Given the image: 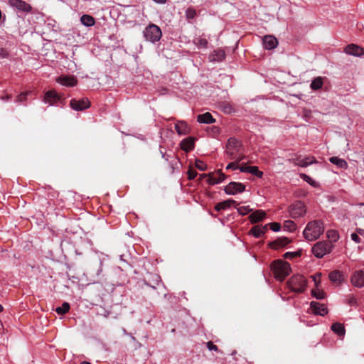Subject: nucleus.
I'll return each instance as SVG.
<instances>
[{"label": "nucleus", "mask_w": 364, "mask_h": 364, "mask_svg": "<svg viewBox=\"0 0 364 364\" xmlns=\"http://www.w3.org/2000/svg\"><path fill=\"white\" fill-rule=\"evenodd\" d=\"M323 231V223L321 220H314L307 224L303 234L306 240L314 241L318 239Z\"/></svg>", "instance_id": "1"}, {"label": "nucleus", "mask_w": 364, "mask_h": 364, "mask_svg": "<svg viewBox=\"0 0 364 364\" xmlns=\"http://www.w3.org/2000/svg\"><path fill=\"white\" fill-rule=\"evenodd\" d=\"M242 142L234 137L228 139L226 144V155L228 159L234 160L242 156Z\"/></svg>", "instance_id": "2"}, {"label": "nucleus", "mask_w": 364, "mask_h": 364, "mask_svg": "<svg viewBox=\"0 0 364 364\" xmlns=\"http://www.w3.org/2000/svg\"><path fill=\"white\" fill-rule=\"evenodd\" d=\"M272 269L274 277L279 281H283L291 272L290 264L287 262L281 259L275 260L272 264Z\"/></svg>", "instance_id": "3"}, {"label": "nucleus", "mask_w": 364, "mask_h": 364, "mask_svg": "<svg viewBox=\"0 0 364 364\" xmlns=\"http://www.w3.org/2000/svg\"><path fill=\"white\" fill-rule=\"evenodd\" d=\"M287 284L291 291L297 293H301L306 289L307 281L304 276L296 274L292 276L289 279Z\"/></svg>", "instance_id": "4"}, {"label": "nucleus", "mask_w": 364, "mask_h": 364, "mask_svg": "<svg viewBox=\"0 0 364 364\" xmlns=\"http://www.w3.org/2000/svg\"><path fill=\"white\" fill-rule=\"evenodd\" d=\"M333 247L331 241H321L312 247L311 252L316 257L322 258L325 255L331 252Z\"/></svg>", "instance_id": "5"}, {"label": "nucleus", "mask_w": 364, "mask_h": 364, "mask_svg": "<svg viewBox=\"0 0 364 364\" xmlns=\"http://www.w3.org/2000/svg\"><path fill=\"white\" fill-rule=\"evenodd\" d=\"M162 36L160 28L153 23L149 24L144 31V36L146 41L155 43L159 41Z\"/></svg>", "instance_id": "6"}, {"label": "nucleus", "mask_w": 364, "mask_h": 364, "mask_svg": "<svg viewBox=\"0 0 364 364\" xmlns=\"http://www.w3.org/2000/svg\"><path fill=\"white\" fill-rule=\"evenodd\" d=\"M306 211L305 205L301 201H297L289 208V215L293 218H297L304 215Z\"/></svg>", "instance_id": "7"}, {"label": "nucleus", "mask_w": 364, "mask_h": 364, "mask_svg": "<svg viewBox=\"0 0 364 364\" xmlns=\"http://www.w3.org/2000/svg\"><path fill=\"white\" fill-rule=\"evenodd\" d=\"M225 192L229 195H235L245 191V185L238 182H230L224 188Z\"/></svg>", "instance_id": "8"}, {"label": "nucleus", "mask_w": 364, "mask_h": 364, "mask_svg": "<svg viewBox=\"0 0 364 364\" xmlns=\"http://www.w3.org/2000/svg\"><path fill=\"white\" fill-rule=\"evenodd\" d=\"M70 105L72 109L77 111H82L87 109L90 106V102L87 98H82L81 100L72 99L70 102Z\"/></svg>", "instance_id": "9"}, {"label": "nucleus", "mask_w": 364, "mask_h": 364, "mask_svg": "<svg viewBox=\"0 0 364 364\" xmlns=\"http://www.w3.org/2000/svg\"><path fill=\"white\" fill-rule=\"evenodd\" d=\"M9 4L11 6L23 12H30L32 9L31 6L23 0H9Z\"/></svg>", "instance_id": "10"}, {"label": "nucleus", "mask_w": 364, "mask_h": 364, "mask_svg": "<svg viewBox=\"0 0 364 364\" xmlns=\"http://www.w3.org/2000/svg\"><path fill=\"white\" fill-rule=\"evenodd\" d=\"M351 283L356 287H364V271L359 270L355 272L351 276Z\"/></svg>", "instance_id": "11"}, {"label": "nucleus", "mask_w": 364, "mask_h": 364, "mask_svg": "<svg viewBox=\"0 0 364 364\" xmlns=\"http://www.w3.org/2000/svg\"><path fill=\"white\" fill-rule=\"evenodd\" d=\"M225 178L226 176L221 170H218L215 173H210L208 174V182L210 185H214L223 181Z\"/></svg>", "instance_id": "12"}, {"label": "nucleus", "mask_w": 364, "mask_h": 364, "mask_svg": "<svg viewBox=\"0 0 364 364\" xmlns=\"http://www.w3.org/2000/svg\"><path fill=\"white\" fill-rule=\"evenodd\" d=\"M345 52L351 55L360 57L364 55V48L355 45L349 44L345 48Z\"/></svg>", "instance_id": "13"}, {"label": "nucleus", "mask_w": 364, "mask_h": 364, "mask_svg": "<svg viewBox=\"0 0 364 364\" xmlns=\"http://www.w3.org/2000/svg\"><path fill=\"white\" fill-rule=\"evenodd\" d=\"M262 41L264 47L267 50L274 49L278 45L277 39L274 36L270 35L264 36Z\"/></svg>", "instance_id": "14"}, {"label": "nucleus", "mask_w": 364, "mask_h": 364, "mask_svg": "<svg viewBox=\"0 0 364 364\" xmlns=\"http://www.w3.org/2000/svg\"><path fill=\"white\" fill-rule=\"evenodd\" d=\"M311 308L313 312L316 314H319L321 316H324L328 313L327 307L323 304H320L316 301L311 302Z\"/></svg>", "instance_id": "15"}, {"label": "nucleus", "mask_w": 364, "mask_h": 364, "mask_svg": "<svg viewBox=\"0 0 364 364\" xmlns=\"http://www.w3.org/2000/svg\"><path fill=\"white\" fill-rule=\"evenodd\" d=\"M180 146L181 149L186 152L192 151L195 147V138L190 136L183 139Z\"/></svg>", "instance_id": "16"}, {"label": "nucleus", "mask_w": 364, "mask_h": 364, "mask_svg": "<svg viewBox=\"0 0 364 364\" xmlns=\"http://www.w3.org/2000/svg\"><path fill=\"white\" fill-rule=\"evenodd\" d=\"M290 240L287 237H282L269 243V246L272 249H278L287 245L290 242Z\"/></svg>", "instance_id": "17"}, {"label": "nucleus", "mask_w": 364, "mask_h": 364, "mask_svg": "<svg viewBox=\"0 0 364 364\" xmlns=\"http://www.w3.org/2000/svg\"><path fill=\"white\" fill-rule=\"evenodd\" d=\"M60 96L55 90H49L46 92L44 96L45 102L49 103L51 105H54L60 100Z\"/></svg>", "instance_id": "18"}, {"label": "nucleus", "mask_w": 364, "mask_h": 364, "mask_svg": "<svg viewBox=\"0 0 364 364\" xmlns=\"http://www.w3.org/2000/svg\"><path fill=\"white\" fill-rule=\"evenodd\" d=\"M175 129L179 135H186L190 132V128L184 121H179L175 124Z\"/></svg>", "instance_id": "19"}, {"label": "nucleus", "mask_w": 364, "mask_h": 364, "mask_svg": "<svg viewBox=\"0 0 364 364\" xmlns=\"http://www.w3.org/2000/svg\"><path fill=\"white\" fill-rule=\"evenodd\" d=\"M57 82L65 86L73 87L77 85V80L74 77L61 76L57 79Z\"/></svg>", "instance_id": "20"}, {"label": "nucleus", "mask_w": 364, "mask_h": 364, "mask_svg": "<svg viewBox=\"0 0 364 364\" xmlns=\"http://www.w3.org/2000/svg\"><path fill=\"white\" fill-rule=\"evenodd\" d=\"M232 205H237V202L232 199H228L217 203L215 205V210L216 211H220L229 208Z\"/></svg>", "instance_id": "21"}, {"label": "nucleus", "mask_w": 364, "mask_h": 364, "mask_svg": "<svg viewBox=\"0 0 364 364\" xmlns=\"http://www.w3.org/2000/svg\"><path fill=\"white\" fill-rule=\"evenodd\" d=\"M266 216L264 211L262 210H257L250 215L249 218L252 223H256L262 220Z\"/></svg>", "instance_id": "22"}, {"label": "nucleus", "mask_w": 364, "mask_h": 364, "mask_svg": "<svg viewBox=\"0 0 364 364\" xmlns=\"http://www.w3.org/2000/svg\"><path fill=\"white\" fill-rule=\"evenodd\" d=\"M267 230V225H265L264 226L255 225L252 228L250 232L255 237L259 238L266 232Z\"/></svg>", "instance_id": "23"}, {"label": "nucleus", "mask_w": 364, "mask_h": 364, "mask_svg": "<svg viewBox=\"0 0 364 364\" xmlns=\"http://www.w3.org/2000/svg\"><path fill=\"white\" fill-rule=\"evenodd\" d=\"M197 121L199 123L211 124L215 122V120L210 112H205L198 115Z\"/></svg>", "instance_id": "24"}, {"label": "nucleus", "mask_w": 364, "mask_h": 364, "mask_svg": "<svg viewBox=\"0 0 364 364\" xmlns=\"http://www.w3.org/2000/svg\"><path fill=\"white\" fill-rule=\"evenodd\" d=\"M225 53L223 50L218 49L213 51L212 54L210 55L209 58L211 61H222L225 59Z\"/></svg>", "instance_id": "25"}, {"label": "nucleus", "mask_w": 364, "mask_h": 364, "mask_svg": "<svg viewBox=\"0 0 364 364\" xmlns=\"http://www.w3.org/2000/svg\"><path fill=\"white\" fill-rule=\"evenodd\" d=\"M331 330L340 336H344L345 328L342 323H334L331 326Z\"/></svg>", "instance_id": "26"}, {"label": "nucleus", "mask_w": 364, "mask_h": 364, "mask_svg": "<svg viewBox=\"0 0 364 364\" xmlns=\"http://www.w3.org/2000/svg\"><path fill=\"white\" fill-rule=\"evenodd\" d=\"M81 23L85 26H92L95 24V18L90 15L84 14L80 18Z\"/></svg>", "instance_id": "27"}, {"label": "nucleus", "mask_w": 364, "mask_h": 364, "mask_svg": "<svg viewBox=\"0 0 364 364\" xmlns=\"http://www.w3.org/2000/svg\"><path fill=\"white\" fill-rule=\"evenodd\" d=\"M316 162V160L314 156H307V157L303 159V161H301V162H295V165L299 166L301 167H306L309 165L312 164Z\"/></svg>", "instance_id": "28"}, {"label": "nucleus", "mask_w": 364, "mask_h": 364, "mask_svg": "<svg viewBox=\"0 0 364 364\" xmlns=\"http://www.w3.org/2000/svg\"><path fill=\"white\" fill-rule=\"evenodd\" d=\"M329 161L332 164L338 166L340 168H346L348 167L347 162L343 159H339L338 157H336V156L331 157Z\"/></svg>", "instance_id": "29"}, {"label": "nucleus", "mask_w": 364, "mask_h": 364, "mask_svg": "<svg viewBox=\"0 0 364 364\" xmlns=\"http://www.w3.org/2000/svg\"><path fill=\"white\" fill-rule=\"evenodd\" d=\"M342 277H343V274H342L341 272H340L338 270H334V271L330 272L329 275H328L329 279L333 282H341Z\"/></svg>", "instance_id": "30"}, {"label": "nucleus", "mask_w": 364, "mask_h": 364, "mask_svg": "<svg viewBox=\"0 0 364 364\" xmlns=\"http://www.w3.org/2000/svg\"><path fill=\"white\" fill-rule=\"evenodd\" d=\"M323 84V78L321 77H317L312 80L310 87L312 90H317L322 87Z\"/></svg>", "instance_id": "31"}, {"label": "nucleus", "mask_w": 364, "mask_h": 364, "mask_svg": "<svg viewBox=\"0 0 364 364\" xmlns=\"http://www.w3.org/2000/svg\"><path fill=\"white\" fill-rule=\"evenodd\" d=\"M70 304L68 302H64L61 306L56 308L55 311L59 315H63L69 311Z\"/></svg>", "instance_id": "32"}, {"label": "nucleus", "mask_w": 364, "mask_h": 364, "mask_svg": "<svg viewBox=\"0 0 364 364\" xmlns=\"http://www.w3.org/2000/svg\"><path fill=\"white\" fill-rule=\"evenodd\" d=\"M221 109L225 112V113H232L235 111V109L233 108L232 105L227 102H223L220 105Z\"/></svg>", "instance_id": "33"}, {"label": "nucleus", "mask_w": 364, "mask_h": 364, "mask_svg": "<svg viewBox=\"0 0 364 364\" xmlns=\"http://www.w3.org/2000/svg\"><path fill=\"white\" fill-rule=\"evenodd\" d=\"M245 158L244 156H239L238 159H236V161L230 163L227 166L226 169H237L239 168L238 163L242 161Z\"/></svg>", "instance_id": "34"}, {"label": "nucleus", "mask_w": 364, "mask_h": 364, "mask_svg": "<svg viewBox=\"0 0 364 364\" xmlns=\"http://www.w3.org/2000/svg\"><path fill=\"white\" fill-rule=\"evenodd\" d=\"M194 43L198 47L206 48L207 46H208V41L205 38H203L199 37V38H196L194 40Z\"/></svg>", "instance_id": "35"}, {"label": "nucleus", "mask_w": 364, "mask_h": 364, "mask_svg": "<svg viewBox=\"0 0 364 364\" xmlns=\"http://www.w3.org/2000/svg\"><path fill=\"white\" fill-rule=\"evenodd\" d=\"M301 255V250H298L296 252H287L284 255V257L286 259H293L295 257H299Z\"/></svg>", "instance_id": "36"}, {"label": "nucleus", "mask_w": 364, "mask_h": 364, "mask_svg": "<svg viewBox=\"0 0 364 364\" xmlns=\"http://www.w3.org/2000/svg\"><path fill=\"white\" fill-rule=\"evenodd\" d=\"M249 173L257 176L258 178H262L263 176V172L259 171L257 166L250 167Z\"/></svg>", "instance_id": "37"}, {"label": "nucleus", "mask_w": 364, "mask_h": 364, "mask_svg": "<svg viewBox=\"0 0 364 364\" xmlns=\"http://www.w3.org/2000/svg\"><path fill=\"white\" fill-rule=\"evenodd\" d=\"M327 236L328 238H330L331 240V242H332V241H333V242L337 241L339 237L338 234L335 230L327 231Z\"/></svg>", "instance_id": "38"}, {"label": "nucleus", "mask_w": 364, "mask_h": 364, "mask_svg": "<svg viewBox=\"0 0 364 364\" xmlns=\"http://www.w3.org/2000/svg\"><path fill=\"white\" fill-rule=\"evenodd\" d=\"M312 294L317 299H322L325 296V293L323 292V291L320 290L318 289L312 290Z\"/></svg>", "instance_id": "39"}, {"label": "nucleus", "mask_w": 364, "mask_h": 364, "mask_svg": "<svg viewBox=\"0 0 364 364\" xmlns=\"http://www.w3.org/2000/svg\"><path fill=\"white\" fill-rule=\"evenodd\" d=\"M195 166L200 171H205L207 168V165L203 161L198 159L196 160Z\"/></svg>", "instance_id": "40"}, {"label": "nucleus", "mask_w": 364, "mask_h": 364, "mask_svg": "<svg viewBox=\"0 0 364 364\" xmlns=\"http://www.w3.org/2000/svg\"><path fill=\"white\" fill-rule=\"evenodd\" d=\"M238 213L242 215H246L252 211L249 206H242L237 208Z\"/></svg>", "instance_id": "41"}, {"label": "nucleus", "mask_w": 364, "mask_h": 364, "mask_svg": "<svg viewBox=\"0 0 364 364\" xmlns=\"http://www.w3.org/2000/svg\"><path fill=\"white\" fill-rule=\"evenodd\" d=\"M284 227L288 229L289 231H293L295 230V224L291 220H286L284 222Z\"/></svg>", "instance_id": "42"}, {"label": "nucleus", "mask_w": 364, "mask_h": 364, "mask_svg": "<svg viewBox=\"0 0 364 364\" xmlns=\"http://www.w3.org/2000/svg\"><path fill=\"white\" fill-rule=\"evenodd\" d=\"M186 15L187 18H193L196 15V12L194 9L188 8L186 11Z\"/></svg>", "instance_id": "43"}, {"label": "nucleus", "mask_w": 364, "mask_h": 364, "mask_svg": "<svg viewBox=\"0 0 364 364\" xmlns=\"http://www.w3.org/2000/svg\"><path fill=\"white\" fill-rule=\"evenodd\" d=\"M187 174H188V178L189 180H193L196 178V176H197V172L192 169V168H190L188 172H187Z\"/></svg>", "instance_id": "44"}, {"label": "nucleus", "mask_w": 364, "mask_h": 364, "mask_svg": "<svg viewBox=\"0 0 364 364\" xmlns=\"http://www.w3.org/2000/svg\"><path fill=\"white\" fill-rule=\"evenodd\" d=\"M268 225H269L270 228L274 232L279 231L281 228V225L278 223H272L268 224L267 226Z\"/></svg>", "instance_id": "45"}, {"label": "nucleus", "mask_w": 364, "mask_h": 364, "mask_svg": "<svg viewBox=\"0 0 364 364\" xmlns=\"http://www.w3.org/2000/svg\"><path fill=\"white\" fill-rule=\"evenodd\" d=\"M28 95V92H22L21 94H20L19 95L17 96L16 101L19 102H23L24 100H26V96Z\"/></svg>", "instance_id": "46"}, {"label": "nucleus", "mask_w": 364, "mask_h": 364, "mask_svg": "<svg viewBox=\"0 0 364 364\" xmlns=\"http://www.w3.org/2000/svg\"><path fill=\"white\" fill-rule=\"evenodd\" d=\"M301 178H302L305 181H306L307 183H309V184H311V185H313V184H314V181H313V179H312L310 176H307V175H306V174H304V173H301Z\"/></svg>", "instance_id": "47"}, {"label": "nucleus", "mask_w": 364, "mask_h": 364, "mask_svg": "<svg viewBox=\"0 0 364 364\" xmlns=\"http://www.w3.org/2000/svg\"><path fill=\"white\" fill-rule=\"evenodd\" d=\"M207 347L210 350H215V351H218V348L217 346L214 345L213 342L211 341H208L207 343Z\"/></svg>", "instance_id": "48"}, {"label": "nucleus", "mask_w": 364, "mask_h": 364, "mask_svg": "<svg viewBox=\"0 0 364 364\" xmlns=\"http://www.w3.org/2000/svg\"><path fill=\"white\" fill-rule=\"evenodd\" d=\"M321 277V273H316V274L311 276L313 280L315 282L316 285L318 286V283L319 282V280Z\"/></svg>", "instance_id": "49"}, {"label": "nucleus", "mask_w": 364, "mask_h": 364, "mask_svg": "<svg viewBox=\"0 0 364 364\" xmlns=\"http://www.w3.org/2000/svg\"><path fill=\"white\" fill-rule=\"evenodd\" d=\"M250 166H247L246 164H242V166H239V169L240 170V171L242 172H247V173H249L250 171Z\"/></svg>", "instance_id": "50"}, {"label": "nucleus", "mask_w": 364, "mask_h": 364, "mask_svg": "<svg viewBox=\"0 0 364 364\" xmlns=\"http://www.w3.org/2000/svg\"><path fill=\"white\" fill-rule=\"evenodd\" d=\"M289 161L295 164V162H301V161H303V159H301V156H296L295 158L289 159Z\"/></svg>", "instance_id": "51"}, {"label": "nucleus", "mask_w": 364, "mask_h": 364, "mask_svg": "<svg viewBox=\"0 0 364 364\" xmlns=\"http://www.w3.org/2000/svg\"><path fill=\"white\" fill-rule=\"evenodd\" d=\"M351 239L355 242L356 243H360V237H358V234L357 233H352L351 234Z\"/></svg>", "instance_id": "52"}, {"label": "nucleus", "mask_w": 364, "mask_h": 364, "mask_svg": "<svg viewBox=\"0 0 364 364\" xmlns=\"http://www.w3.org/2000/svg\"><path fill=\"white\" fill-rule=\"evenodd\" d=\"M357 232L358 233H359L360 235H363L364 234V230H362V229H357Z\"/></svg>", "instance_id": "53"}, {"label": "nucleus", "mask_w": 364, "mask_h": 364, "mask_svg": "<svg viewBox=\"0 0 364 364\" xmlns=\"http://www.w3.org/2000/svg\"><path fill=\"white\" fill-rule=\"evenodd\" d=\"M154 1L160 4H164L166 2V0H154Z\"/></svg>", "instance_id": "54"}, {"label": "nucleus", "mask_w": 364, "mask_h": 364, "mask_svg": "<svg viewBox=\"0 0 364 364\" xmlns=\"http://www.w3.org/2000/svg\"><path fill=\"white\" fill-rule=\"evenodd\" d=\"M208 176V174L204 173V174L200 175V178L202 179V178H206Z\"/></svg>", "instance_id": "55"}, {"label": "nucleus", "mask_w": 364, "mask_h": 364, "mask_svg": "<svg viewBox=\"0 0 364 364\" xmlns=\"http://www.w3.org/2000/svg\"><path fill=\"white\" fill-rule=\"evenodd\" d=\"M80 364H91V363L90 362L83 361V362L80 363Z\"/></svg>", "instance_id": "56"}, {"label": "nucleus", "mask_w": 364, "mask_h": 364, "mask_svg": "<svg viewBox=\"0 0 364 364\" xmlns=\"http://www.w3.org/2000/svg\"><path fill=\"white\" fill-rule=\"evenodd\" d=\"M9 98H10V96L7 95L5 97V98H4V97H3V100H9Z\"/></svg>", "instance_id": "57"}, {"label": "nucleus", "mask_w": 364, "mask_h": 364, "mask_svg": "<svg viewBox=\"0 0 364 364\" xmlns=\"http://www.w3.org/2000/svg\"><path fill=\"white\" fill-rule=\"evenodd\" d=\"M4 308L2 305L0 304V313L3 311Z\"/></svg>", "instance_id": "58"}]
</instances>
